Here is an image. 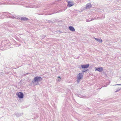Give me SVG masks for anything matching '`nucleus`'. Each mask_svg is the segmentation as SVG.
Masks as SVG:
<instances>
[{
  "mask_svg": "<svg viewBox=\"0 0 121 121\" xmlns=\"http://www.w3.org/2000/svg\"><path fill=\"white\" fill-rule=\"evenodd\" d=\"M16 95H17V96L19 98L22 99L23 98V94L21 92H17L16 93Z\"/></svg>",
  "mask_w": 121,
  "mask_h": 121,
  "instance_id": "nucleus-1",
  "label": "nucleus"
},
{
  "mask_svg": "<svg viewBox=\"0 0 121 121\" xmlns=\"http://www.w3.org/2000/svg\"><path fill=\"white\" fill-rule=\"evenodd\" d=\"M42 80V78L40 77H36L34 78V80L35 82H40Z\"/></svg>",
  "mask_w": 121,
  "mask_h": 121,
  "instance_id": "nucleus-2",
  "label": "nucleus"
},
{
  "mask_svg": "<svg viewBox=\"0 0 121 121\" xmlns=\"http://www.w3.org/2000/svg\"><path fill=\"white\" fill-rule=\"evenodd\" d=\"M83 75L82 74L80 73L77 76V81L78 82H79L80 80L82 78Z\"/></svg>",
  "mask_w": 121,
  "mask_h": 121,
  "instance_id": "nucleus-3",
  "label": "nucleus"
},
{
  "mask_svg": "<svg viewBox=\"0 0 121 121\" xmlns=\"http://www.w3.org/2000/svg\"><path fill=\"white\" fill-rule=\"evenodd\" d=\"M74 5V4L73 1H70L68 3L67 6L68 7H70Z\"/></svg>",
  "mask_w": 121,
  "mask_h": 121,
  "instance_id": "nucleus-4",
  "label": "nucleus"
},
{
  "mask_svg": "<svg viewBox=\"0 0 121 121\" xmlns=\"http://www.w3.org/2000/svg\"><path fill=\"white\" fill-rule=\"evenodd\" d=\"M89 64H86L85 65H82L81 67L83 69L86 68H88L89 66Z\"/></svg>",
  "mask_w": 121,
  "mask_h": 121,
  "instance_id": "nucleus-5",
  "label": "nucleus"
},
{
  "mask_svg": "<svg viewBox=\"0 0 121 121\" xmlns=\"http://www.w3.org/2000/svg\"><path fill=\"white\" fill-rule=\"evenodd\" d=\"M69 29L70 30L73 31H75V30L74 28L72 26H69Z\"/></svg>",
  "mask_w": 121,
  "mask_h": 121,
  "instance_id": "nucleus-6",
  "label": "nucleus"
},
{
  "mask_svg": "<svg viewBox=\"0 0 121 121\" xmlns=\"http://www.w3.org/2000/svg\"><path fill=\"white\" fill-rule=\"evenodd\" d=\"M103 70V69L102 67L98 68L95 69V71L97 70L99 72H101Z\"/></svg>",
  "mask_w": 121,
  "mask_h": 121,
  "instance_id": "nucleus-7",
  "label": "nucleus"
},
{
  "mask_svg": "<svg viewBox=\"0 0 121 121\" xmlns=\"http://www.w3.org/2000/svg\"><path fill=\"white\" fill-rule=\"evenodd\" d=\"M94 39H95V40L97 41L98 42H102V40L101 39H98L95 38H94Z\"/></svg>",
  "mask_w": 121,
  "mask_h": 121,
  "instance_id": "nucleus-8",
  "label": "nucleus"
},
{
  "mask_svg": "<svg viewBox=\"0 0 121 121\" xmlns=\"http://www.w3.org/2000/svg\"><path fill=\"white\" fill-rule=\"evenodd\" d=\"M91 7V4H87L86 6V8L87 9L88 8H90Z\"/></svg>",
  "mask_w": 121,
  "mask_h": 121,
  "instance_id": "nucleus-9",
  "label": "nucleus"
},
{
  "mask_svg": "<svg viewBox=\"0 0 121 121\" xmlns=\"http://www.w3.org/2000/svg\"><path fill=\"white\" fill-rule=\"evenodd\" d=\"M21 19L22 20H28V19L25 17H22L21 18Z\"/></svg>",
  "mask_w": 121,
  "mask_h": 121,
  "instance_id": "nucleus-10",
  "label": "nucleus"
},
{
  "mask_svg": "<svg viewBox=\"0 0 121 121\" xmlns=\"http://www.w3.org/2000/svg\"><path fill=\"white\" fill-rule=\"evenodd\" d=\"M58 78H59V79L58 80V81H60L61 80V78L60 77H58Z\"/></svg>",
  "mask_w": 121,
  "mask_h": 121,
  "instance_id": "nucleus-11",
  "label": "nucleus"
}]
</instances>
